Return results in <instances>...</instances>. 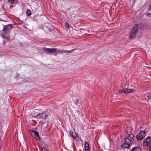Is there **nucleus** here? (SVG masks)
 Returning <instances> with one entry per match:
<instances>
[{"label": "nucleus", "instance_id": "f257e3e1", "mask_svg": "<svg viewBox=\"0 0 151 151\" xmlns=\"http://www.w3.org/2000/svg\"><path fill=\"white\" fill-rule=\"evenodd\" d=\"M134 135L132 134H129L124 138V142L122 144L121 147L123 149L129 148L134 140Z\"/></svg>", "mask_w": 151, "mask_h": 151}, {"label": "nucleus", "instance_id": "f03ea898", "mask_svg": "<svg viewBox=\"0 0 151 151\" xmlns=\"http://www.w3.org/2000/svg\"><path fill=\"white\" fill-rule=\"evenodd\" d=\"M36 117L37 119H40L39 124L42 125L43 124L45 123L46 119L48 118L47 114L45 112H42L41 114H39L36 116H33Z\"/></svg>", "mask_w": 151, "mask_h": 151}, {"label": "nucleus", "instance_id": "7ed1b4c3", "mask_svg": "<svg viewBox=\"0 0 151 151\" xmlns=\"http://www.w3.org/2000/svg\"><path fill=\"white\" fill-rule=\"evenodd\" d=\"M138 25L136 24L133 27L130 32V37L131 38H134L137 33Z\"/></svg>", "mask_w": 151, "mask_h": 151}, {"label": "nucleus", "instance_id": "20e7f679", "mask_svg": "<svg viewBox=\"0 0 151 151\" xmlns=\"http://www.w3.org/2000/svg\"><path fill=\"white\" fill-rule=\"evenodd\" d=\"M151 144V137L149 136L145 138L143 141L142 145L143 147H147Z\"/></svg>", "mask_w": 151, "mask_h": 151}, {"label": "nucleus", "instance_id": "39448f33", "mask_svg": "<svg viewBox=\"0 0 151 151\" xmlns=\"http://www.w3.org/2000/svg\"><path fill=\"white\" fill-rule=\"evenodd\" d=\"M135 90L134 89H127L124 88L122 89H119L118 91V93H124L127 94L133 93L135 92Z\"/></svg>", "mask_w": 151, "mask_h": 151}, {"label": "nucleus", "instance_id": "423d86ee", "mask_svg": "<svg viewBox=\"0 0 151 151\" xmlns=\"http://www.w3.org/2000/svg\"><path fill=\"white\" fill-rule=\"evenodd\" d=\"M145 133L144 131H140L136 136L137 139L139 140H142L145 137Z\"/></svg>", "mask_w": 151, "mask_h": 151}, {"label": "nucleus", "instance_id": "0eeeda50", "mask_svg": "<svg viewBox=\"0 0 151 151\" xmlns=\"http://www.w3.org/2000/svg\"><path fill=\"white\" fill-rule=\"evenodd\" d=\"M44 49L47 53L56 54L57 53V51L56 49L55 48H45L44 47L43 49Z\"/></svg>", "mask_w": 151, "mask_h": 151}, {"label": "nucleus", "instance_id": "6e6552de", "mask_svg": "<svg viewBox=\"0 0 151 151\" xmlns=\"http://www.w3.org/2000/svg\"><path fill=\"white\" fill-rule=\"evenodd\" d=\"M9 27L6 26H4L3 28L1 31V33L3 35H6L9 32Z\"/></svg>", "mask_w": 151, "mask_h": 151}, {"label": "nucleus", "instance_id": "1a4fd4ad", "mask_svg": "<svg viewBox=\"0 0 151 151\" xmlns=\"http://www.w3.org/2000/svg\"><path fill=\"white\" fill-rule=\"evenodd\" d=\"M33 132L34 133V136L35 138L37 140H39L40 139V137L37 132L35 131H32L30 130V132Z\"/></svg>", "mask_w": 151, "mask_h": 151}, {"label": "nucleus", "instance_id": "9d476101", "mask_svg": "<svg viewBox=\"0 0 151 151\" xmlns=\"http://www.w3.org/2000/svg\"><path fill=\"white\" fill-rule=\"evenodd\" d=\"M84 148V151H90L89 144L88 143L86 142H85Z\"/></svg>", "mask_w": 151, "mask_h": 151}, {"label": "nucleus", "instance_id": "9b49d317", "mask_svg": "<svg viewBox=\"0 0 151 151\" xmlns=\"http://www.w3.org/2000/svg\"><path fill=\"white\" fill-rule=\"evenodd\" d=\"M131 151H141V149L139 147H136L133 148Z\"/></svg>", "mask_w": 151, "mask_h": 151}, {"label": "nucleus", "instance_id": "f8f14e48", "mask_svg": "<svg viewBox=\"0 0 151 151\" xmlns=\"http://www.w3.org/2000/svg\"><path fill=\"white\" fill-rule=\"evenodd\" d=\"M26 14L28 16H30L31 14V12L29 9H28L26 12Z\"/></svg>", "mask_w": 151, "mask_h": 151}, {"label": "nucleus", "instance_id": "ddd939ff", "mask_svg": "<svg viewBox=\"0 0 151 151\" xmlns=\"http://www.w3.org/2000/svg\"><path fill=\"white\" fill-rule=\"evenodd\" d=\"M77 137V135L76 134V132H75L74 134H72V137L73 139H75Z\"/></svg>", "mask_w": 151, "mask_h": 151}, {"label": "nucleus", "instance_id": "4468645a", "mask_svg": "<svg viewBox=\"0 0 151 151\" xmlns=\"http://www.w3.org/2000/svg\"><path fill=\"white\" fill-rule=\"evenodd\" d=\"M147 97L149 98L150 99H151V94L148 93L147 95Z\"/></svg>", "mask_w": 151, "mask_h": 151}, {"label": "nucleus", "instance_id": "2eb2a0df", "mask_svg": "<svg viewBox=\"0 0 151 151\" xmlns=\"http://www.w3.org/2000/svg\"><path fill=\"white\" fill-rule=\"evenodd\" d=\"M42 151H48L47 149L45 147H43L42 148Z\"/></svg>", "mask_w": 151, "mask_h": 151}, {"label": "nucleus", "instance_id": "dca6fc26", "mask_svg": "<svg viewBox=\"0 0 151 151\" xmlns=\"http://www.w3.org/2000/svg\"><path fill=\"white\" fill-rule=\"evenodd\" d=\"M65 25L68 29L69 28L70 25L68 23H66Z\"/></svg>", "mask_w": 151, "mask_h": 151}, {"label": "nucleus", "instance_id": "f3484780", "mask_svg": "<svg viewBox=\"0 0 151 151\" xmlns=\"http://www.w3.org/2000/svg\"><path fill=\"white\" fill-rule=\"evenodd\" d=\"M150 9L149 10H151V5L150 6ZM151 14V13L150 14V13H147V16H149L150 17V15Z\"/></svg>", "mask_w": 151, "mask_h": 151}, {"label": "nucleus", "instance_id": "a211bd4d", "mask_svg": "<svg viewBox=\"0 0 151 151\" xmlns=\"http://www.w3.org/2000/svg\"><path fill=\"white\" fill-rule=\"evenodd\" d=\"M9 2L11 4L12 3L14 0H8Z\"/></svg>", "mask_w": 151, "mask_h": 151}, {"label": "nucleus", "instance_id": "6ab92c4d", "mask_svg": "<svg viewBox=\"0 0 151 151\" xmlns=\"http://www.w3.org/2000/svg\"><path fill=\"white\" fill-rule=\"evenodd\" d=\"M69 134L71 137H72V135L73 134V132L71 131H70L69 132Z\"/></svg>", "mask_w": 151, "mask_h": 151}, {"label": "nucleus", "instance_id": "aec40b11", "mask_svg": "<svg viewBox=\"0 0 151 151\" xmlns=\"http://www.w3.org/2000/svg\"><path fill=\"white\" fill-rule=\"evenodd\" d=\"M149 151H151V145L149 147Z\"/></svg>", "mask_w": 151, "mask_h": 151}]
</instances>
